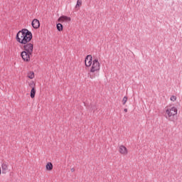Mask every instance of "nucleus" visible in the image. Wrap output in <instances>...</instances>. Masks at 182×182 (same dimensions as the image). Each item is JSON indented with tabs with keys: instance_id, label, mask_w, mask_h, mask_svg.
<instances>
[{
	"instance_id": "obj_1",
	"label": "nucleus",
	"mask_w": 182,
	"mask_h": 182,
	"mask_svg": "<svg viewBox=\"0 0 182 182\" xmlns=\"http://www.w3.org/2000/svg\"><path fill=\"white\" fill-rule=\"evenodd\" d=\"M33 36L32 32L26 28H23L19 31L16 36V39L21 45L24 43H29L32 41Z\"/></svg>"
},
{
	"instance_id": "obj_2",
	"label": "nucleus",
	"mask_w": 182,
	"mask_h": 182,
	"mask_svg": "<svg viewBox=\"0 0 182 182\" xmlns=\"http://www.w3.org/2000/svg\"><path fill=\"white\" fill-rule=\"evenodd\" d=\"M23 51L21 52V56L24 62H29L31 60V57L32 53H33V43H27L23 44V48H21Z\"/></svg>"
},
{
	"instance_id": "obj_3",
	"label": "nucleus",
	"mask_w": 182,
	"mask_h": 182,
	"mask_svg": "<svg viewBox=\"0 0 182 182\" xmlns=\"http://www.w3.org/2000/svg\"><path fill=\"white\" fill-rule=\"evenodd\" d=\"M178 109L176 108V107H173L171 109H167L166 110V114L168 115L166 116V119L169 120L170 122H175L177 118H176V116L177 115Z\"/></svg>"
},
{
	"instance_id": "obj_4",
	"label": "nucleus",
	"mask_w": 182,
	"mask_h": 182,
	"mask_svg": "<svg viewBox=\"0 0 182 182\" xmlns=\"http://www.w3.org/2000/svg\"><path fill=\"white\" fill-rule=\"evenodd\" d=\"M100 70V63H99V60H97V58H95L92 61V65L90 70V73L89 75H90V79H95V75H93V73H95V72H99Z\"/></svg>"
},
{
	"instance_id": "obj_5",
	"label": "nucleus",
	"mask_w": 182,
	"mask_h": 182,
	"mask_svg": "<svg viewBox=\"0 0 182 182\" xmlns=\"http://www.w3.org/2000/svg\"><path fill=\"white\" fill-rule=\"evenodd\" d=\"M92 60H93V58L92 57V55H88L85 57V63L87 68L92 66Z\"/></svg>"
},
{
	"instance_id": "obj_6",
	"label": "nucleus",
	"mask_w": 182,
	"mask_h": 182,
	"mask_svg": "<svg viewBox=\"0 0 182 182\" xmlns=\"http://www.w3.org/2000/svg\"><path fill=\"white\" fill-rule=\"evenodd\" d=\"M31 25L34 29H38L41 26V23L39 22V20L34 18Z\"/></svg>"
},
{
	"instance_id": "obj_7",
	"label": "nucleus",
	"mask_w": 182,
	"mask_h": 182,
	"mask_svg": "<svg viewBox=\"0 0 182 182\" xmlns=\"http://www.w3.org/2000/svg\"><path fill=\"white\" fill-rule=\"evenodd\" d=\"M58 22H70V17L61 16L60 18H58Z\"/></svg>"
},
{
	"instance_id": "obj_8",
	"label": "nucleus",
	"mask_w": 182,
	"mask_h": 182,
	"mask_svg": "<svg viewBox=\"0 0 182 182\" xmlns=\"http://www.w3.org/2000/svg\"><path fill=\"white\" fill-rule=\"evenodd\" d=\"M119 153L121 154H127V148L126 146L122 145L119 146Z\"/></svg>"
},
{
	"instance_id": "obj_9",
	"label": "nucleus",
	"mask_w": 182,
	"mask_h": 182,
	"mask_svg": "<svg viewBox=\"0 0 182 182\" xmlns=\"http://www.w3.org/2000/svg\"><path fill=\"white\" fill-rule=\"evenodd\" d=\"M1 168H2V173L6 174V171H8V165H6V164L5 163H3L1 164Z\"/></svg>"
},
{
	"instance_id": "obj_10",
	"label": "nucleus",
	"mask_w": 182,
	"mask_h": 182,
	"mask_svg": "<svg viewBox=\"0 0 182 182\" xmlns=\"http://www.w3.org/2000/svg\"><path fill=\"white\" fill-rule=\"evenodd\" d=\"M35 95H36V90L35 89V87H32V89L31 90V99H33L35 97Z\"/></svg>"
},
{
	"instance_id": "obj_11",
	"label": "nucleus",
	"mask_w": 182,
	"mask_h": 182,
	"mask_svg": "<svg viewBox=\"0 0 182 182\" xmlns=\"http://www.w3.org/2000/svg\"><path fill=\"white\" fill-rule=\"evenodd\" d=\"M46 170H48V171H50V170H53V164H51V162H48L46 164Z\"/></svg>"
},
{
	"instance_id": "obj_12",
	"label": "nucleus",
	"mask_w": 182,
	"mask_h": 182,
	"mask_svg": "<svg viewBox=\"0 0 182 182\" xmlns=\"http://www.w3.org/2000/svg\"><path fill=\"white\" fill-rule=\"evenodd\" d=\"M57 27V30L59 31V32H62V31H63V25H62V23H58L56 26Z\"/></svg>"
},
{
	"instance_id": "obj_13",
	"label": "nucleus",
	"mask_w": 182,
	"mask_h": 182,
	"mask_svg": "<svg viewBox=\"0 0 182 182\" xmlns=\"http://www.w3.org/2000/svg\"><path fill=\"white\" fill-rule=\"evenodd\" d=\"M28 77H29V79H33L35 77V73L33 72H30L28 74Z\"/></svg>"
},
{
	"instance_id": "obj_14",
	"label": "nucleus",
	"mask_w": 182,
	"mask_h": 182,
	"mask_svg": "<svg viewBox=\"0 0 182 182\" xmlns=\"http://www.w3.org/2000/svg\"><path fill=\"white\" fill-rule=\"evenodd\" d=\"M77 6H82V0L77 1V4L75 6V8H77Z\"/></svg>"
},
{
	"instance_id": "obj_15",
	"label": "nucleus",
	"mask_w": 182,
	"mask_h": 182,
	"mask_svg": "<svg viewBox=\"0 0 182 182\" xmlns=\"http://www.w3.org/2000/svg\"><path fill=\"white\" fill-rule=\"evenodd\" d=\"M127 102V97L124 96L122 99V105H126V102Z\"/></svg>"
},
{
	"instance_id": "obj_16",
	"label": "nucleus",
	"mask_w": 182,
	"mask_h": 182,
	"mask_svg": "<svg viewBox=\"0 0 182 182\" xmlns=\"http://www.w3.org/2000/svg\"><path fill=\"white\" fill-rule=\"evenodd\" d=\"M171 100L172 102H176V100H177V97H176V96H174V95H172V96L171 97Z\"/></svg>"
},
{
	"instance_id": "obj_17",
	"label": "nucleus",
	"mask_w": 182,
	"mask_h": 182,
	"mask_svg": "<svg viewBox=\"0 0 182 182\" xmlns=\"http://www.w3.org/2000/svg\"><path fill=\"white\" fill-rule=\"evenodd\" d=\"M29 86H30L31 87H35V82H31L29 84Z\"/></svg>"
},
{
	"instance_id": "obj_18",
	"label": "nucleus",
	"mask_w": 182,
	"mask_h": 182,
	"mask_svg": "<svg viewBox=\"0 0 182 182\" xmlns=\"http://www.w3.org/2000/svg\"><path fill=\"white\" fill-rule=\"evenodd\" d=\"M71 171H72V173H73L75 171V168H72Z\"/></svg>"
},
{
	"instance_id": "obj_19",
	"label": "nucleus",
	"mask_w": 182,
	"mask_h": 182,
	"mask_svg": "<svg viewBox=\"0 0 182 182\" xmlns=\"http://www.w3.org/2000/svg\"><path fill=\"white\" fill-rule=\"evenodd\" d=\"M124 111L125 112V113H127V109H124Z\"/></svg>"
},
{
	"instance_id": "obj_20",
	"label": "nucleus",
	"mask_w": 182,
	"mask_h": 182,
	"mask_svg": "<svg viewBox=\"0 0 182 182\" xmlns=\"http://www.w3.org/2000/svg\"><path fill=\"white\" fill-rule=\"evenodd\" d=\"M2 173V170L1 169V167H0V174H1Z\"/></svg>"
}]
</instances>
